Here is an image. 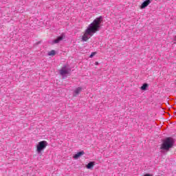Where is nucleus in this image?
Returning a JSON list of instances; mask_svg holds the SVG:
<instances>
[{"label": "nucleus", "mask_w": 176, "mask_h": 176, "mask_svg": "<svg viewBox=\"0 0 176 176\" xmlns=\"http://www.w3.org/2000/svg\"><path fill=\"white\" fill-rule=\"evenodd\" d=\"M152 1L153 0H146L144 1L141 6H140V9H145V8H146V6H148L149 5V3H151L152 2Z\"/></svg>", "instance_id": "6"}, {"label": "nucleus", "mask_w": 176, "mask_h": 176, "mask_svg": "<svg viewBox=\"0 0 176 176\" xmlns=\"http://www.w3.org/2000/svg\"><path fill=\"white\" fill-rule=\"evenodd\" d=\"M65 38V35L64 34H62L60 36H58L56 39H54L52 43H60L63 39Z\"/></svg>", "instance_id": "5"}, {"label": "nucleus", "mask_w": 176, "mask_h": 176, "mask_svg": "<svg viewBox=\"0 0 176 176\" xmlns=\"http://www.w3.org/2000/svg\"><path fill=\"white\" fill-rule=\"evenodd\" d=\"M56 55V51L52 50L50 52H48V56H55Z\"/></svg>", "instance_id": "11"}, {"label": "nucleus", "mask_w": 176, "mask_h": 176, "mask_svg": "<svg viewBox=\"0 0 176 176\" xmlns=\"http://www.w3.org/2000/svg\"><path fill=\"white\" fill-rule=\"evenodd\" d=\"M104 18L100 16L96 18L94 21L89 25L88 28L85 30V34L82 35V40L84 42H87L91 36H93L101 28V23H102Z\"/></svg>", "instance_id": "1"}, {"label": "nucleus", "mask_w": 176, "mask_h": 176, "mask_svg": "<svg viewBox=\"0 0 176 176\" xmlns=\"http://www.w3.org/2000/svg\"><path fill=\"white\" fill-rule=\"evenodd\" d=\"M148 87H149V85L147 83H144L141 87V90L145 91Z\"/></svg>", "instance_id": "10"}, {"label": "nucleus", "mask_w": 176, "mask_h": 176, "mask_svg": "<svg viewBox=\"0 0 176 176\" xmlns=\"http://www.w3.org/2000/svg\"><path fill=\"white\" fill-rule=\"evenodd\" d=\"M94 56H96V52H92L89 57L91 58L92 57H94Z\"/></svg>", "instance_id": "12"}, {"label": "nucleus", "mask_w": 176, "mask_h": 176, "mask_svg": "<svg viewBox=\"0 0 176 176\" xmlns=\"http://www.w3.org/2000/svg\"><path fill=\"white\" fill-rule=\"evenodd\" d=\"M83 155H85V151H79L75 154L73 157L75 159V160H77V159H79V157H80V156H83Z\"/></svg>", "instance_id": "7"}, {"label": "nucleus", "mask_w": 176, "mask_h": 176, "mask_svg": "<svg viewBox=\"0 0 176 176\" xmlns=\"http://www.w3.org/2000/svg\"><path fill=\"white\" fill-rule=\"evenodd\" d=\"M173 41L176 42V36H175Z\"/></svg>", "instance_id": "13"}, {"label": "nucleus", "mask_w": 176, "mask_h": 176, "mask_svg": "<svg viewBox=\"0 0 176 176\" xmlns=\"http://www.w3.org/2000/svg\"><path fill=\"white\" fill-rule=\"evenodd\" d=\"M82 91V87H78L76 89L74 90V94L73 96L76 97V95L79 94Z\"/></svg>", "instance_id": "8"}, {"label": "nucleus", "mask_w": 176, "mask_h": 176, "mask_svg": "<svg viewBox=\"0 0 176 176\" xmlns=\"http://www.w3.org/2000/svg\"><path fill=\"white\" fill-rule=\"evenodd\" d=\"M59 73H60V75H61V76H65V75H68L71 74V68L67 67V66L65 65L59 71Z\"/></svg>", "instance_id": "4"}, {"label": "nucleus", "mask_w": 176, "mask_h": 176, "mask_svg": "<svg viewBox=\"0 0 176 176\" xmlns=\"http://www.w3.org/2000/svg\"><path fill=\"white\" fill-rule=\"evenodd\" d=\"M174 144H175V140H174V138L171 137L166 138L163 140L160 149H162V151L168 152V151H170V149L174 146Z\"/></svg>", "instance_id": "2"}, {"label": "nucleus", "mask_w": 176, "mask_h": 176, "mask_svg": "<svg viewBox=\"0 0 176 176\" xmlns=\"http://www.w3.org/2000/svg\"><path fill=\"white\" fill-rule=\"evenodd\" d=\"M94 162H90L89 163H88L86 166L87 168H88L89 170H90V168H93V167H94Z\"/></svg>", "instance_id": "9"}, {"label": "nucleus", "mask_w": 176, "mask_h": 176, "mask_svg": "<svg viewBox=\"0 0 176 176\" xmlns=\"http://www.w3.org/2000/svg\"><path fill=\"white\" fill-rule=\"evenodd\" d=\"M47 146V142L45 140L39 142L36 146L37 153H42V151L45 149Z\"/></svg>", "instance_id": "3"}]
</instances>
